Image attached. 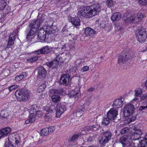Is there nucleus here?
Returning <instances> with one entry per match:
<instances>
[{"label":"nucleus","mask_w":147,"mask_h":147,"mask_svg":"<svg viewBox=\"0 0 147 147\" xmlns=\"http://www.w3.org/2000/svg\"><path fill=\"white\" fill-rule=\"evenodd\" d=\"M85 34L87 36H93L96 33V32L93 29L87 27L84 30Z\"/></svg>","instance_id":"23"},{"label":"nucleus","mask_w":147,"mask_h":147,"mask_svg":"<svg viewBox=\"0 0 147 147\" xmlns=\"http://www.w3.org/2000/svg\"><path fill=\"white\" fill-rule=\"evenodd\" d=\"M138 2L141 6H144L147 5V0H138Z\"/></svg>","instance_id":"42"},{"label":"nucleus","mask_w":147,"mask_h":147,"mask_svg":"<svg viewBox=\"0 0 147 147\" xmlns=\"http://www.w3.org/2000/svg\"><path fill=\"white\" fill-rule=\"evenodd\" d=\"M63 89H60L59 90H57L55 89H52L50 90V92L51 93L54 94H61V92H60L61 91V92H62Z\"/></svg>","instance_id":"41"},{"label":"nucleus","mask_w":147,"mask_h":147,"mask_svg":"<svg viewBox=\"0 0 147 147\" xmlns=\"http://www.w3.org/2000/svg\"><path fill=\"white\" fill-rule=\"evenodd\" d=\"M15 39L14 35L13 34H11L9 36V39L7 42V45L5 48V50L10 48L11 46L13 44L14 40Z\"/></svg>","instance_id":"22"},{"label":"nucleus","mask_w":147,"mask_h":147,"mask_svg":"<svg viewBox=\"0 0 147 147\" xmlns=\"http://www.w3.org/2000/svg\"><path fill=\"white\" fill-rule=\"evenodd\" d=\"M65 45H63L61 47V49H64L65 48Z\"/></svg>","instance_id":"62"},{"label":"nucleus","mask_w":147,"mask_h":147,"mask_svg":"<svg viewBox=\"0 0 147 147\" xmlns=\"http://www.w3.org/2000/svg\"><path fill=\"white\" fill-rule=\"evenodd\" d=\"M30 123V120L29 119H28L26 120L25 121V124H27L29 123Z\"/></svg>","instance_id":"58"},{"label":"nucleus","mask_w":147,"mask_h":147,"mask_svg":"<svg viewBox=\"0 0 147 147\" xmlns=\"http://www.w3.org/2000/svg\"><path fill=\"white\" fill-rule=\"evenodd\" d=\"M78 93L75 91L72 90L69 92L68 96L70 98H72L74 96L76 97L77 96H78Z\"/></svg>","instance_id":"35"},{"label":"nucleus","mask_w":147,"mask_h":147,"mask_svg":"<svg viewBox=\"0 0 147 147\" xmlns=\"http://www.w3.org/2000/svg\"><path fill=\"white\" fill-rule=\"evenodd\" d=\"M130 140L129 138V136L124 135L120 139L119 142L122 144L123 146L124 147L125 146L127 145Z\"/></svg>","instance_id":"20"},{"label":"nucleus","mask_w":147,"mask_h":147,"mask_svg":"<svg viewBox=\"0 0 147 147\" xmlns=\"http://www.w3.org/2000/svg\"><path fill=\"white\" fill-rule=\"evenodd\" d=\"M3 92L4 93H5V94H7V91H5V89L4 90Z\"/></svg>","instance_id":"64"},{"label":"nucleus","mask_w":147,"mask_h":147,"mask_svg":"<svg viewBox=\"0 0 147 147\" xmlns=\"http://www.w3.org/2000/svg\"><path fill=\"white\" fill-rule=\"evenodd\" d=\"M52 101L54 103H58L60 101L61 98L58 95H54L51 97Z\"/></svg>","instance_id":"29"},{"label":"nucleus","mask_w":147,"mask_h":147,"mask_svg":"<svg viewBox=\"0 0 147 147\" xmlns=\"http://www.w3.org/2000/svg\"><path fill=\"white\" fill-rule=\"evenodd\" d=\"M37 106L36 105H34L30 107V110L31 111H32L33 112L37 109Z\"/></svg>","instance_id":"47"},{"label":"nucleus","mask_w":147,"mask_h":147,"mask_svg":"<svg viewBox=\"0 0 147 147\" xmlns=\"http://www.w3.org/2000/svg\"><path fill=\"white\" fill-rule=\"evenodd\" d=\"M63 59L59 54L56 57L55 59L50 62L46 63V65L52 69L57 68L59 63L63 61Z\"/></svg>","instance_id":"7"},{"label":"nucleus","mask_w":147,"mask_h":147,"mask_svg":"<svg viewBox=\"0 0 147 147\" xmlns=\"http://www.w3.org/2000/svg\"><path fill=\"white\" fill-rule=\"evenodd\" d=\"M96 136V135H95L89 137L86 136L83 139L84 141L85 142L89 143L95 138Z\"/></svg>","instance_id":"30"},{"label":"nucleus","mask_w":147,"mask_h":147,"mask_svg":"<svg viewBox=\"0 0 147 147\" xmlns=\"http://www.w3.org/2000/svg\"><path fill=\"white\" fill-rule=\"evenodd\" d=\"M47 129L49 131V134L51 133L55 130V128L54 126L49 127L47 128Z\"/></svg>","instance_id":"49"},{"label":"nucleus","mask_w":147,"mask_h":147,"mask_svg":"<svg viewBox=\"0 0 147 147\" xmlns=\"http://www.w3.org/2000/svg\"><path fill=\"white\" fill-rule=\"evenodd\" d=\"M91 103V100L90 97H88L86 100V102L84 105H81L80 107V109L77 111L76 113V115L77 117H80L83 114V112L86 111V109L85 107H87Z\"/></svg>","instance_id":"8"},{"label":"nucleus","mask_w":147,"mask_h":147,"mask_svg":"<svg viewBox=\"0 0 147 147\" xmlns=\"http://www.w3.org/2000/svg\"><path fill=\"white\" fill-rule=\"evenodd\" d=\"M65 31H66L65 29L64 28L62 30L61 32L62 33H64Z\"/></svg>","instance_id":"60"},{"label":"nucleus","mask_w":147,"mask_h":147,"mask_svg":"<svg viewBox=\"0 0 147 147\" xmlns=\"http://www.w3.org/2000/svg\"><path fill=\"white\" fill-rule=\"evenodd\" d=\"M142 94V90L140 88H138L135 90V95L136 96H140Z\"/></svg>","instance_id":"38"},{"label":"nucleus","mask_w":147,"mask_h":147,"mask_svg":"<svg viewBox=\"0 0 147 147\" xmlns=\"http://www.w3.org/2000/svg\"><path fill=\"white\" fill-rule=\"evenodd\" d=\"M46 32L43 29H40L38 32L37 36L40 39L41 42L45 41L46 38Z\"/></svg>","instance_id":"21"},{"label":"nucleus","mask_w":147,"mask_h":147,"mask_svg":"<svg viewBox=\"0 0 147 147\" xmlns=\"http://www.w3.org/2000/svg\"><path fill=\"white\" fill-rule=\"evenodd\" d=\"M56 116L59 117L66 109L65 105L64 103L58 104L56 107Z\"/></svg>","instance_id":"12"},{"label":"nucleus","mask_w":147,"mask_h":147,"mask_svg":"<svg viewBox=\"0 0 147 147\" xmlns=\"http://www.w3.org/2000/svg\"><path fill=\"white\" fill-rule=\"evenodd\" d=\"M72 69H70L67 71L66 74H63L61 75L59 81L60 84L64 86H67L69 84L70 75L73 74Z\"/></svg>","instance_id":"5"},{"label":"nucleus","mask_w":147,"mask_h":147,"mask_svg":"<svg viewBox=\"0 0 147 147\" xmlns=\"http://www.w3.org/2000/svg\"><path fill=\"white\" fill-rule=\"evenodd\" d=\"M29 118L30 121V123L34 122L36 120L35 114L31 113L30 115Z\"/></svg>","instance_id":"34"},{"label":"nucleus","mask_w":147,"mask_h":147,"mask_svg":"<svg viewBox=\"0 0 147 147\" xmlns=\"http://www.w3.org/2000/svg\"><path fill=\"white\" fill-rule=\"evenodd\" d=\"M55 107L53 105H51L50 106H47L43 107V110L44 113L47 114L45 115L46 117H51V116H48L47 115L49 113H51L53 112V111L55 109Z\"/></svg>","instance_id":"19"},{"label":"nucleus","mask_w":147,"mask_h":147,"mask_svg":"<svg viewBox=\"0 0 147 147\" xmlns=\"http://www.w3.org/2000/svg\"><path fill=\"white\" fill-rule=\"evenodd\" d=\"M6 5V3L4 0H0V10L3 9Z\"/></svg>","instance_id":"39"},{"label":"nucleus","mask_w":147,"mask_h":147,"mask_svg":"<svg viewBox=\"0 0 147 147\" xmlns=\"http://www.w3.org/2000/svg\"><path fill=\"white\" fill-rule=\"evenodd\" d=\"M129 129L128 127H125L121 130L120 131V133L121 134H123L126 133H127L129 131Z\"/></svg>","instance_id":"44"},{"label":"nucleus","mask_w":147,"mask_h":147,"mask_svg":"<svg viewBox=\"0 0 147 147\" xmlns=\"http://www.w3.org/2000/svg\"><path fill=\"white\" fill-rule=\"evenodd\" d=\"M112 134L109 130L105 131L100 136L99 142L100 146H104L111 138Z\"/></svg>","instance_id":"3"},{"label":"nucleus","mask_w":147,"mask_h":147,"mask_svg":"<svg viewBox=\"0 0 147 147\" xmlns=\"http://www.w3.org/2000/svg\"><path fill=\"white\" fill-rule=\"evenodd\" d=\"M36 116L38 117H41L42 115V113L41 111H35Z\"/></svg>","instance_id":"46"},{"label":"nucleus","mask_w":147,"mask_h":147,"mask_svg":"<svg viewBox=\"0 0 147 147\" xmlns=\"http://www.w3.org/2000/svg\"><path fill=\"white\" fill-rule=\"evenodd\" d=\"M8 144H5V147H18L19 144V141L15 137L9 138Z\"/></svg>","instance_id":"13"},{"label":"nucleus","mask_w":147,"mask_h":147,"mask_svg":"<svg viewBox=\"0 0 147 147\" xmlns=\"http://www.w3.org/2000/svg\"><path fill=\"white\" fill-rule=\"evenodd\" d=\"M125 147H136L134 143H131L127 144Z\"/></svg>","instance_id":"51"},{"label":"nucleus","mask_w":147,"mask_h":147,"mask_svg":"<svg viewBox=\"0 0 147 147\" xmlns=\"http://www.w3.org/2000/svg\"><path fill=\"white\" fill-rule=\"evenodd\" d=\"M99 127V125L97 124H95L85 127L84 130L87 131H94L97 130Z\"/></svg>","instance_id":"25"},{"label":"nucleus","mask_w":147,"mask_h":147,"mask_svg":"<svg viewBox=\"0 0 147 147\" xmlns=\"http://www.w3.org/2000/svg\"><path fill=\"white\" fill-rule=\"evenodd\" d=\"M138 98L137 97H135L133 99L134 100H138Z\"/></svg>","instance_id":"61"},{"label":"nucleus","mask_w":147,"mask_h":147,"mask_svg":"<svg viewBox=\"0 0 147 147\" xmlns=\"http://www.w3.org/2000/svg\"><path fill=\"white\" fill-rule=\"evenodd\" d=\"M145 86L147 88V80L145 83Z\"/></svg>","instance_id":"63"},{"label":"nucleus","mask_w":147,"mask_h":147,"mask_svg":"<svg viewBox=\"0 0 147 147\" xmlns=\"http://www.w3.org/2000/svg\"><path fill=\"white\" fill-rule=\"evenodd\" d=\"M38 69V78L40 79L45 78L47 74L46 70L42 67H39Z\"/></svg>","instance_id":"17"},{"label":"nucleus","mask_w":147,"mask_h":147,"mask_svg":"<svg viewBox=\"0 0 147 147\" xmlns=\"http://www.w3.org/2000/svg\"><path fill=\"white\" fill-rule=\"evenodd\" d=\"M50 29L51 30H50L49 31L47 30V32H48V34H51L52 33V31H51L52 29H51V27H50Z\"/></svg>","instance_id":"59"},{"label":"nucleus","mask_w":147,"mask_h":147,"mask_svg":"<svg viewBox=\"0 0 147 147\" xmlns=\"http://www.w3.org/2000/svg\"><path fill=\"white\" fill-rule=\"evenodd\" d=\"M9 115L7 111L3 110L1 111V116L3 118H6Z\"/></svg>","instance_id":"40"},{"label":"nucleus","mask_w":147,"mask_h":147,"mask_svg":"<svg viewBox=\"0 0 147 147\" xmlns=\"http://www.w3.org/2000/svg\"><path fill=\"white\" fill-rule=\"evenodd\" d=\"M51 51V48L48 46H44L42 48L34 52L35 54H45L50 53Z\"/></svg>","instance_id":"14"},{"label":"nucleus","mask_w":147,"mask_h":147,"mask_svg":"<svg viewBox=\"0 0 147 147\" xmlns=\"http://www.w3.org/2000/svg\"><path fill=\"white\" fill-rule=\"evenodd\" d=\"M69 47L70 49L74 47V43L71 41H70L69 43Z\"/></svg>","instance_id":"52"},{"label":"nucleus","mask_w":147,"mask_h":147,"mask_svg":"<svg viewBox=\"0 0 147 147\" xmlns=\"http://www.w3.org/2000/svg\"><path fill=\"white\" fill-rule=\"evenodd\" d=\"M71 21L72 23L75 26H78L80 25V20L79 18L77 17H72L71 18Z\"/></svg>","instance_id":"27"},{"label":"nucleus","mask_w":147,"mask_h":147,"mask_svg":"<svg viewBox=\"0 0 147 147\" xmlns=\"http://www.w3.org/2000/svg\"><path fill=\"white\" fill-rule=\"evenodd\" d=\"M135 110L134 106L131 104L127 105L125 106L123 111V115L127 117L131 115Z\"/></svg>","instance_id":"10"},{"label":"nucleus","mask_w":147,"mask_h":147,"mask_svg":"<svg viewBox=\"0 0 147 147\" xmlns=\"http://www.w3.org/2000/svg\"><path fill=\"white\" fill-rule=\"evenodd\" d=\"M15 80L16 81H20V80H21V79L18 76H17Z\"/></svg>","instance_id":"56"},{"label":"nucleus","mask_w":147,"mask_h":147,"mask_svg":"<svg viewBox=\"0 0 147 147\" xmlns=\"http://www.w3.org/2000/svg\"><path fill=\"white\" fill-rule=\"evenodd\" d=\"M11 130V129L9 127H7L1 129L0 130V133L2 137H4L7 135L9 133Z\"/></svg>","instance_id":"24"},{"label":"nucleus","mask_w":147,"mask_h":147,"mask_svg":"<svg viewBox=\"0 0 147 147\" xmlns=\"http://www.w3.org/2000/svg\"><path fill=\"white\" fill-rule=\"evenodd\" d=\"M94 88H89L88 90V92H89V93H91V92H92L94 90Z\"/></svg>","instance_id":"55"},{"label":"nucleus","mask_w":147,"mask_h":147,"mask_svg":"<svg viewBox=\"0 0 147 147\" xmlns=\"http://www.w3.org/2000/svg\"><path fill=\"white\" fill-rule=\"evenodd\" d=\"M47 128H45L43 129L41 131L40 133L41 135L42 136H47L49 134Z\"/></svg>","instance_id":"32"},{"label":"nucleus","mask_w":147,"mask_h":147,"mask_svg":"<svg viewBox=\"0 0 147 147\" xmlns=\"http://www.w3.org/2000/svg\"><path fill=\"white\" fill-rule=\"evenodd\" d=\"M46 87V86L45 84L41 85L38 88L37 90L38 92H41L45 90Z\"/></svg>","instance_id":"37"},{"label":"nucleus","mask_w":147,"mask_h":147,"mask_svg":"<svg viewBox=\"0 0 147 147\" xmlns=\"http://www.w3.org/2000/svg\"><path fill=\"white\" fill-rule=\"evenodd\" d=\"M89 69V67L88 66H84L82 69V71L83 72H85L88 71Z\"/></svg>","instance_id":"50"},{"label":"nucleus","mask_w":147,"mask_h":147,"mask_svg":"<svg viewBox=\"0 0 147 147\" xmlns=\"http://www.w3.org/2000/svg\"><path fill=\"white\" fill-rule=\"evenodd\" d=\"M40 24V20H37L30 24L29 27L26 30L27 39H28L29 36H32L35 34L39 28Z\"/></svg>","instance_id":"2"},{"label":"nucleus","mask_w":147,"mask_h":147,"mask_svg":"<svg viewBox=\"0 0 147 147\" xmlns=\"http://www.w3.org/2000/svg\"><path fill=\"white\" fill-rule=\"evenodd\" d=\"M18 87V86L16 84L11 86L8 88L5 89V91H7V94H9L10 92L14 90Z\"/></svg>","instance_id":"31"},{"label":"nucleus","mask_w":147,"mask_h":147,"mask_svg":"<svg viewBox=\"0 0 147 147\" xmlns=\"http://www.w3.org/2000/svg\"><path fill=\"white\" fill-rule=\"evenodd\" d=\"M18 76L22 80L23 78L26 77V74L25 72H23L20 75Z\"/></svg>","instance_id":"48"},{"label":"nucleus","mask_w":147,"mask_h":147,"mask_svg":"<svg viewBox=\"0 0 147 147\" xmlns=\"http://www.w3.org/2000/svg\"><path fill=\"white\" fill-rule=\"evenodd\" d=\"M131 59L127 52H125L124 53L122 52L118 56L117 63L119 64H123L126 63Z\"/></svg>","instance_id":"9"},{"label":"nucleus","mask_w":147,"mask_h":147,"mask_svg":"<svg viewBox=\"0 0 147 147\" xmlns=\"http://www.w3.org/2000/svg\"><path fill=\"white\" fill-rule=\"evenodd\" d=\"M109 120L108 118H104L102 121L101 124L103 126H106L108 125L109 123Z\"/></svg>","instance_id":"36"},{"label":"nucleus","mask_w":147,"mask_h":147,"mask_svg":"<svg viewBox=\"0 0 147 147\" xmlns=\"http://www.w3.org/2000/svg\"><path fill=\"white\" fill-rule=\"evenodd\" d=\"M79 135H74L70 139V141L71 142H75L78 139V138L79 137Z\"/></svg>","instance_id":"43"},{"label":"nucleus","mask_w":147,"mask_h":147,"mask_svg":"<svg viewBox=\"0 0 147 147\" xmlns=\"http://www.w3.org/2000/svg\"><path fill=\"white\" fill-rule=\"evenodd\" d=\"M38 59V57L35 56L27 59V61L30 63H33L36 61Z\"/></svg>","instance_id":"33"},{"label":"nucleus","mask_w":147,"mask_h":147,"mask_svg":"<svg viewBox=\"0 0 147 147\" xmlns=\"http://www.w3.org/2000/svg\"><path fill=\"white\" fill-rule=\"evenodd\" d=\"M136 119L135 117H133L132 118H129L128 119V121H129V122H131L134 120H135Z\"/></svg>","instance_id":"53"},{"label":"nucleus","mask_w":147,"mask_h":147,"mask_svg":"<svg viewBox=\"0 0 147 147\" xmlns=\"http://www.w3.org/2000/svg\"><path fill=\"white\" fill-rule=\"evenodd\" d=\"M106 5L109 7H111L113 6V4L112 0H108L106 1Z\"/></svg>","instance_id":"45"},{"label":"nucleus","mask_w":147,"mask_h":147,"mask_svg":"<svg viewBox=\"0 0 147 147\" xmlns=\"http://www.w3.org/2000/svg\"><path fill=\"white\" fill-rule=\"evenodd\" d=\"M15 95L17 100L21 101L28 99L30 94L28 91L23 90H17L16 92Z\"/></svg>","instance_id":"4"},{"label":"nucleus","mask_w":147,"mask_h":147,"mask_svg":"<svg viewBox=\"0 0 147 147\" xmlns=\"http://www.w3.org/2000/svg\"><path fill=\"white\" fill-rule=\"evenodd\" d=\"M117 111L115 109H111L107 113V117L110 120H114L117 115Z\"/></svg>","instance_id":"16"},{"label":"nucleus","mask_w":147,"mask_h":147,"mask_svg":"<svg viewBox=\"0 0 147 147\" xmlns=\"http://www.w3.org/2000/svg\"><path fill=\"white\" fill-rule=\"evenodd\" d=\"M147 97V95L146 94H144L143 95L141 96L140 98L142 100H144Z\"/></svg>","instance_id":"54"},{"label":"nucleus","mask_w":147,"mask_h":147,"mask_svg":"<svg viewBox=\"0 0 147 147\" xmlns=\"http://www.w3.org/2000/svg\"><path fill=\"white\" fill-rule=\"evenodd\" d=\"M100 4H94L90 6L80 8L78 12V14L80 16L91 18L97 15L100 11Z\"/></svg>","instance_id":"1"},{"label":"nucleus","mask_w":147,"mask_h":147,"mask_svg":"<svg viewBox=\"0 0 147 147\" xmlns=\"http://www.w3.org/2000/svg\"><path fill=\"white\" fill-rule=\"evenodd\" d=\"M121 17V15L119 12H117L114 13L111 17V19L113 21L119 20Z\"/></svg>","instance_id":"26"},{"label":"nucleus","mask_w":147,"mask_h":147,"mask_svg":"<svg viewBox=\"0 0 147 147\" xmlns=\"http://www.w3.org/2000/svg\"><path fill=\"white\" fill-rule=\"evenodd\" d=\"M123 98L116 99L114 101L113 103L112 106L113 107L115 108H119L122 107L123 104Z\"/></svg>","instance_id":"18"},{"label":"nucleus","mask_w":147,"mask_h":147,"mask_svg":"<svg viewBox=\"0 0 147 147\" xmlns=\"http://www.w3.org/2000/svg\"><path fill=\"white\" fill-rule=\"evenodd\" d=\"M145 109V106H141L139 108V109L140 110L142 111Z\"/></svg>","instance_id":"57"},{"label":"nucleus","mask_w":147,"mask_h":147,"mask_svg":"<svg viewBox=\"0 0 147 147\" xmlns=\"http://www.w3.org/2000/svg\"><path fill=\"white\" fill-rule=\"evenodd\" d=\"M133 129L135 132L132 133L131 135L129 136V138L130 140L135 141L140 138V135L142 134V132L140 130L137 129L136 127H134Z\"/></svg>","instance_id":"11"},{"label":"nucleus","mask_w":147,"mask_h":147,"mask_svg":"<svg viewBox=\"0 0 147 147\" xmlns=\"http://www.w3.org/2000/svg\"><path fill=\"white\" fill-rule=\"evenodd\" d=\"M143 18V14L140 13L131 16L129 20L132 23H136L141 21Z\"/></svg>","instance_id":"15"},{"label":"nucleus","mask_w":147,"mask_h":147,"mask_svg":"<svg viewBox=\"0 0 147 147\" xmlns=\"http://www.w3.org/2000/svg\"><path fill=\"white\" fill-rule=\"evenodd\" d=\"M137 34L138 39L140 42H144L147 36L146 30L143 27H138Z\"/></svg>","instance_id":"6"},{"label":"nucleus","mask_w":147,"mask_h":147,"mask_svg":"<svg viewBox=\"0 0 147 147\" xmlns=\"http://www.w3.org/2000/svg\"><path fill=\"white\" fill-rule=\"evenodd\" d=\"M144 140H141V142H139L140 144L139 147H147V135L145 136Z\"/></svg>","instance_id":"28"}]
</instances>
